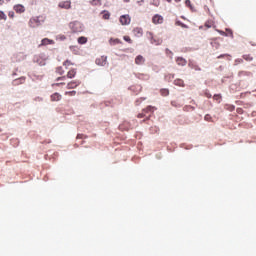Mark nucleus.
<instances>
[{
    "label": "nucleus",
    "instance_id": "obj_1",
    "mask_svg": "<svg viewBox=\"0 0 256 256\" xmlns=\"http://www.w3.org/2000/svg\"><path fill=\"white\" fill-rule=\"evenodd\" d=\"M44 23V19L42 17H33L29 19V27L30 28H37Z\"/></svg>",
    "mask_w": 256,
    "mask_h": 256
},
{
    "label": "nucleus",
    "instance_id": "obj_2",
    "mask_svg": "<svg viewBox=\"0 0 256 256\" xmlns=\"http://www.w3.org/2000/svg\"><path fill=\"white\" fill-rule=\"evenodd\" d=\"M151 113H153V107L149 106V107L145 108L144 110H142V113H139L137 115V118L138 119H142V118L149 119V117H151Z\"/></svg>",
    "mask_w": 256,
    "mask_h": 256
},
{
    "label": "nucleus",
    "instance_id": "obj_3",
    "mask_svg": "<svg viewBox=\"0 0 256 256\" xmlns=\"http://www.w3.org/2000/svg\"><path fill=\"white\" fill-rule=\"evenodd\" d=\"M70 29L72 33H80L82 32V26L79 22H72L70 23Z\"/></svg>",
    "mask_w": 256,
    "mask_h": 256
},
{
    "label": "nucleus",
    "instance_id": "obj_4",
    "mask_svg": "<svg viewBox=\"0 0 256 256\" xmlns=\"http://www.w3.org/2000/svg\"><path fill=\"white\" fill-rule=\"evenodd\" d=\"M151 22L155 25L164 23V18L158 14H155L153 18L151 19Z\"/></svg>",
    "mask_w": 256,
    "mask_h": 256
},
{
    "label": "nucleus",
    "instance_id": "obj_5",
    "mask_svg": "<svg viewBox=\"0 0 256 256\" xmlns=\"http://www.w3.org/2000/svg\"><path fill=\"white\" fill-rule=\"evenodd\" d=\"M59 8L60 9H71L72 8V2L71 1H61L59 2Z\"/></svg>",
    "mask_w": 256,
    "mask_h": 256
},
{
    "label": "nucleus",
    "instance_id": "obj_6",
    "mask_svg": "<svg viewBox=\"0 0 256 256\" xmlns=\"http://www.w3.org/2000/svg\"><path fill=\"white\" fill-rule=\"evenodd\" d=\"M129 22H131L129 15H121V17H119V23H121V25H129Z\"/></svg>",
    "mask_w": 256,
    "mask_h": 256
},
{
    "label": "nucleus",
    "instance_id": "obj_7",
    "mask_svg": "<svg viewBox=\"0 0 256 256\" xmlns=\"http://www.w3.org/2000/svg\"><path fill=\"white\" fill-rule=\"evenodd\" d=\"M95 65L105 66L106 65V56H102V57L95 59Z\"/></svg>",
    "mask_w": 256,
    "mask_h": 256
},
{
    "label": "nucleus",
    "instance_id": "obj_8",
    "mask_svg": "<svg viewBox=\"0 0 256 256\" xmlns=\"http://www.w3.org/2000/svg\"><path fill=\"white\" fill-rule=\"evenodd\" d=\"M78 85H80L79 81H72V82L67 83L66 89L67 90L76 89V87H78Z\"/></svg>",
    "mask_w": 256,
    "mask_h": 256
},
{
    "label": "nucleus",
    "instance_id": "obj_9",
    "mask_svg": "<svg viewBox=\"0 0 256 256\" xmlns=\"http://www.w3.org/2000/svg\"><path fill=\"white\" fill-rule=\"evenodd\" d=\"M48 45H55V41L48 38L42 39V43H40V47L48 46Z\"/></svg>",
    "mask_w": 256,
    "mask_h": 256
},
{
    "label": "nucleus",
    "instance_id": "obj_10",
    "mask_svg": "<svg viewBox=\"0 0 256 256\" xmlns=\"http://www.w3.org/2000/svg\"><path fill=\"white\" fill-rule=\"evenodd\" d=\"M14 11L18 14L25 13V6H22L21 4L14 5Z\"/></svg>",
    "mask_w": 256,
    "mask_h": 256
},
{
    "label": "nucleus",
    "instance_id": "obj_11",
    "mask_svg": "<svg viewBox=\"0 0 256 256\" xmlns=\"http://www.w3.org/2000/svg\"><path fill=\"white\" fill-rule=\"evenodd\" d=\"M64 77H67V79H74V77H76V69L67 71V74Z\"/></svg>",
    "mask_w": 256,
    "mask_h": 256
},
{
    "label": "nucleus",
    "instance_id": "obj_12",
    "mask_svg": "<svg viewBox=\"0 0 256 256\" xmlns=\"http://www.w3.org/2000/svg\"><path fill=\"white\" fill-rule=\"evenodd\" d=\"M61 100V94L55 93L50 95V101L52 102H59Z\"/></svg>",
    "mask_w": 256,
    "mask_h": 256
},
{
    "label": "nucleus",
    "instance_id": "obj_13",
    "mask_svg": "<svg viewBox=\"0 0 256 256\" xmlns=\"http://www.w3.org/2000/svg\"><path fill=\"white\" fill-rule=\"evenodd\" d=\"M136 65H142L145 64V58L141 55L136 56V59L134 60Z\"/></svg>",
    "mask_w": 256,
    "mask_h": 256
},
{
    "label": "nucleus",
    "instance_id": "obj_14",
    "mask_svg": "<svg viewBox=\"0 0 256 256\" xmlns=\"http://www.w3.org/2000/svg\"><path fill=\"white\" fill-rule=\"evenodd\" d=\"M218 33H219L220 35H222V36L232 38V30H230V29H226V32L221 31V30H218Z\"/></svg>",
    "mask_w": 256,
    "mask_h": 256
},
{
    "label": "nucleus",
    "instance_id": "obj_15",
    "mask_svg": "<svg viewBox=\"0 0 256 256\" xmlns=\"http://www.w3.org/2000/svg\"><path fill=\"white\" fill-rule=\"evenodd\" d=\"M109 43L112 46H116L117 44H121V40L119 38H110Z\"/></svg>",
    "mask_w": 256,
    "mask_h": 256
},
{
    "label": "nucleus",
    "instance_id": "obj_16",
    "mask_svg": "<svg viewBox=\"0 0 256 256\" xmlns=\"http://www.w3.org/2000/svg\"><path fill=\"white\" fill-rule=\"evenodd\" d=\"M134 35L136 37H142V28H139V27L134 28Z\"/></svg>",
    "mask_w": 256,
    "mask_h": 256
},
{
    "label": "nucleus",
    "instance_id": "obj_17",
    "mask_svg": "<svg viewBox=\"0 0 256 256\" xmlns=\"http://www.w3.org/2000/svg\"><path fill=\"white\" fill-rule=\"evenodd\" d=\"M78 44L80 45L87 44V37H78Z\"/></svg>",
    "mask_w": 256,
    "mask_h": 256
},
{
    "label": "nucleus",
    "instance_id": "obj_18",
    "mask_svg": "<svg viewBox=\"0 0 256 256\" xmlns=\"http://www.w3.org/2000/svg\"><path fill=\"white\" fill-rule=\"evenodd\" d=\"M177 65L185 66V65H187V62L183 58H177Z\"/></svg>",
    "mask_w": 256,
    "mask_h": 256
},
{
    "label": "nucleus",
    "instance_id": "obj_19",
    "mask_svg": "<svg viewBox=\"0 0 256 256\" xmlns=\"http://www.w3.org/2000/svg\"><path fill=\"white\" fill-rule=\"evenodd\" d=\"M74 66V63L70 60H65L63 61V67L67 68V67H71Z\"/></svg>",
    "mask_w": 256,
    "mask_h": 256
},
{
    "label": "nucleus",
    "instance_id": "obj_20",
    "mask_svg": "<svg viewBox=\"0 0 256 256\" xmlns=\"http://www.w3.org/2000/svg\"><path fill=\"white\" fill-rule=\"evenodd\" d=\"M188 67H190V69H192L194 71H200V67L194 63L188 64Z\"/></svg>",
    "mask_w": 256,
    "mask_h": 256
},
{
    "label": "nucleus",
    "instance_id": "obj_21",
    "mask_svg": "<svg viewBox=\"0 0 256 256\" xmlns=\"http://www.w3.org/2000/svg\"><path fill=\"white\" fill-rule=\"evenodd\" d=\"M160 94L162 95V97H167L169 94L168 89H162L160 90Z\"/></svg>",
    "mask_w": 256,
    "mask_h": 256
},
{
    "label": "nucleus",
    "instance_id": "obj_22",
    "mask_svg": "<svg viewBox=\"0 0 256 256\" xmlns=\"http://www.w3.org/2000/svg\"><path fill=\"white\" fill-rule=\"evenodd\" d=\"M175 86L183 87L184 86L183 80L181 79L175 80Z\"/></svg>",
    "mask_w": 256,
    "mask_h": 256
},
{
    "label": "nucleus",
    "instance_id": "obj_23",
    "mask_svg": "<svg viewBox=\"0 0 256 256\" xmlns=\"http://www.w3.org/2000/svg\"><path fill=\"white\" fill-rule=\"evenodd\" d=\"M211 27H213V21L209 20L205 22V28L210 29Z\"/></svg>",
    "mask_w": 256,
    "mask_h": 256
},
{
    "label": "nucleus",
    "instance_id": "obj_24",
    "mask_svg": "<svg viewBox=\"0 0 256 256\" xmlns=\"http://www.w3.org/2000/svg\"><path fill=\"white\" fill-rule=\"evenodd\" d=\"M110 18V13L104 11V14L102 15V19L108 20Z\"/></svg>",
    "mask_w": 256,
    "mask_h": 256
},
{
    "label": "nucleus",
    "instance_id": "obj_25",
    "mask_svg": "<svg viewBox=\"0 0 256 256\" xmlns=\"http://www.w3.org/2000/svg\"><path fill=\"white\" fill-rule=\"evenodd\" d=\"M185 7L192 9V2L189 0H185Z\"/></svg>",
    "mask_w": 256,
    "mask_h": 256
},
{
    "label": "nucleus",
    "instance_id": "obj_26",
    "mask_svg": "<svg viewBox=\"0 0 256 256\" xmlns=\"http://www.w3.org/2000/svg\"><path fill=\"white\" fill-rule=\"evenodd\" d=\"M123 41H125V42H128V43L132 44V39H131V38H129V36H123Z\"/></svg>",
    "mask_w": 256,
    "mask_h": 256
},
{
    "label": "nucleus",
    "instance_id": "obj_27",
    "mask_svg": "<svg viewBox=\"0 0 256 256\" xmlns=\"http://www.w3.org/2000/svg\"><path fill=\"white\" fill-rule=\"evenodd\" d=\"M65 95H68L70 97L75 96L76 95V91H67V92H65Z\"/></svg>",
    "mask_w": 256,
    "mask_h": 256
},
{
    "label": "nucleus",
    "instance_id": "obj_28",
    "mask_svg": "<svg viewBox=\"0 0 256 256\" xmlns=\"http://www.w3.org/2000/svg\"><path fill=\"white\" fill-rule=\"evenodd\" d=\"M56 72H57V74H59V75H63V74H64V71H63V68H62V67H57Z\"/></svg>",
    "mask_w": 256,
    "mask_h": 256
},
{
    "label": "nucleus",
    "instance_id": "obj_29",
    "mask_svg": "<svg viewBox=\"0 0 256 256\" xmlns=\"http://www.w3.org/2000/svg\"><path fill=\"white\" fill-rule=\"evenodd\" d=\"M57 40L65 41V35H63V34L57 35Z\"/></svg>",
    "mask_w": 256,
    "mask_h": 256
},
{
    "label": "nucleus",
    "instance_id": "obj_30",
    "mask_svg": "<svg viewBox=\"0 0 256 256\" xmlns=\"http://www.w3.org/2000/svg\"><path fill=\"white\" fill-rule=\"evenodd\" d=\"M177 25L183 29H187V25L183 24L182 22H177Z\"/></svg>",
    "mask_w": 256,
    "mask_h": 256
},
{
    "label": "nucleus",
    "instance_id": "obj_31",
    "mask_svg": "<svg viewBox=\"0 0 256 256\" xmlns=\"http://www.w3.org/2000/svg\"><path fill=\"white\" fill-rule=\"evenodd\" d=\"M243 59L245 61H252V57L248 56V55H243Z\"/></svg>",
    "mask_w": 256,
    "mask_h": 256
},
{
    "label": "nucleus",
    "instance_id": "obj_32",
    "mask_svg": "<svg viewBox=\"0 0 256 256\" xmlns=\"http://www.w3.org/2000/svg\"><path fill=\"white\" fill-rule=\"evenodd\" d=\"M5 19H6L5 13L0 11V20H5Z\"/></svg>",
    "mask_w": 256,
    "mask_h": 256
},
{
    "label": "nucleus",
    "instance_id": "obj_33",
    "mask_svg": "<svg viewBox=\"0 0 256 256\" xmlns=\"http://www.w3.org/2000/svg\"><path fill=\"white\" fill-rule=\"evenodd\" d=\"M205 121L211 122V115L209 114L205 115Z\"/></svg>",
    "mask_w": 256,
    "mask_h": 256
},
{
    "label": "nucleus",
    "instance_id": "obj_34",
    "mask_svg": "<svg viewBox=\"0 0 256 256\" xmlns=\"http://www.w3.org/2000/svg\"><path fill=\"white\" fill-rule=\"evenodd\" d=\"M225 57H229V55L228 54H222V55L218 56V59H223Z\"/></svg>",
    "mask_w": 256,
    "mask_h": 256
},
{
    "label": "nucleus",
    "instance_id": "obj_35",
    "mask_svg": "<svg viewBox=\"0 0 256 256\" xmlns=\"http://www.w3.org/2000/svg\"><path fill=\"white\" fill-rule=\"evenodd\" d=\"M65 79H67L66 76H61V77L57 78V81H64Z\"/></svg>",
    "mask_w": 256,
    "mask_h": 256
},
{
    "label": "nucleus",
    "instance_id": "obj_36",
    "mask_svg": "<svg viewBox=\"0 0 256 256\" xmlns=\"http://www.w3.org/2000/svg\"><path fill=\"white\" fill-rule=\"evenodd\" d=\"M59 85H65V83L61 82V83L52 84V86H59Z\"/></svg>",
    "mask_w": 256,
    "mask_h": 256
},
{
    "label": "nucleus",
    "instance_id": "obj_37",
    "mask_svg": "<svg viewBox=\"0 0 256 256\" xmlns=\"http://www.w3.org/2000/svg\"><path fill=\"white\" fill-rule=\"evenodd\" d=\"M147 36H148L149 38H152V37H153V34H152L151 32H147Z\"/></svg>",
    "mask_w": 256,
    "mask_h": 256
},
{
    "label": "nucleus",
    "instance_id": "obj_38",
    "mask_svg": "<svg viewBox=\"0 0 256 256\" xmlns=\"http://www.w3.org/2000/svg\"><path fill=\"white\" fill-rule=\"evenodd\" d=\"M151 43H154L155 45H159V40L155 42V40H152Z\"/></svg>",
    "mask_w": 256,
    "mask_h": 256
},
{
    "label": "nucleus",
    "instance_id": "obj_39",
    "mask_svg": "<svg viewBox=\"0 0 256 256\" xmlns=\"http://www.w3.org/2000/svg\"><path fill=\"white\" fill-rule=\"evenodd\" d=\"M166 2H168V3H171L172 2V0H165Z\"/></svg>",
    "mask_w": 256,
    "mask_h": 256
},
{
    "label": "nucleus",
    "instance_id": "obj_40",
    "mask_svg": "<svg viewBox=\"0 0 256 256\" xmlns=\"http://www.w3.org/2000/svg\"><path fill=\"white\" fill-rule=\"evenodd\" d=\"M123 2H125V3H129V0H123Z\"/></svg>",
    "mask_w": 256,
    "mask_h": 256
},
{
    "label": "nucleus",
    "instance_id": "obj_41",
    "mask_svg": "<svg viewBox=\"0 0 256 256\" xmlns=\"http://www.w3.org/2000/svg\"><path fill=\"white\" fill-rule=\"evenodd\" d=\"M0 5H3V0H0Z\"/></svg>",
    "mask_w": 256,
    "mask_h": 256
},
{
    "label": "nucleus",
    "instance_id": "obj_42",
    "mask_svg": "<svg viewBox=\"0 0 256 256\" xmlns=\"http://www.w3.org/2000/svg\"><path fill=\"white\" fill-rule=\"evenodd\" d=\"M175 2L179 3V2H181V0H175Z\"/></svg>",
    "mask_w": 256,
    "mask_h": 256
},
{
    "label": "nucleus",
    "instance_id": "obj_43",
    "mask_svg": "<svg viewBox=\"0 0 256 256\" xmlns=\"http://www.w3.org/2000/svg\"><path fill=\"white\" fill-rule=\"evenodd\" d=\"M207 98H211V95H207Z\"/></svg>",
    "mask_w": 256,
    "mask_h": 256
},
{
    "label": "nucleus",
    "instance_id": "obj_44",
    "mask_svg": "<svg viewBox=\"0 0 256 256\" xmlns=\"http://www.w3.org/2000/svg\"><path fill=\"white\" fill-rule=\"evenodd\" d=\"M13 15H12V13H10V17H12Z\"/></svg>",
    "mask_w": 256,
    "mask_h": 256
}]
</instances>
